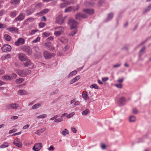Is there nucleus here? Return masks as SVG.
I'll return each mask as SVG.
<instances>
[{
	"instance_id": "obj_58",
	"label": "nucleus",
	"mask_w": 151,
	"mask_h": 151,
	"mask_svg": "<svg viewBox=\"0 0 151 151\" xmlns=\"http://www.w3.org/2000/svg\"><path fill=\"white\" fill-rule=\"evenodd\" d=\"M20 142V139H19L17 138L16 139H15L14 140L13 142V144H15V143H19Z\"/></svg>"
},
{
	"instance_id": "obj_6",
	"label": "nucleus",
	"mask_w": 151,
	"mask_h": 151,
	"mask_svg": "<svg viewBox=\"0 0 151 151\" xmlns=\"http://www.w3.org/2000/svg\"><path fill=\"white\" fill-rule=\"evenodd\" d=\"M25 40L23 38H20L15 42V44L17 46H19L24 44Z\"/></svg>"
},
{
	"instance_id": "obj_20",
	"label": "nucleus",
	"mask_w": 151,
	"mask_h": 151,
	"mask_svg": "<svg viewBox=\"0 0 151 151\" xmlns=\"http://www.w3.org/2000/svg\"><path fill=\"white\" fill-rule=\"evenodd\" d=\"M77 73V71L76 70H74L70 73L68 76V78L72 77L73 76L75 75Z\"/></svg>"
},
{
	"instance_id": "obj_42",
	"label": "nucleus",
	"mask_w": 151,
	"mask_h": 151,
	"mask_svg": "<svg viewBox=\"0 0 151 151\" xmlns=\"http://www.w3.org/2000/svg\"><path fill=\"white\" fill-rule=\"evenodd\" d=\"M17 12L15 11L12 12L10 13V16L12 17H15L17 15Z\"/></svg>"
},
{
	"instance_id": "obj_37",
	"label": "nucleus",
	"mask_w": 151,
	"mask_h": 151,
	"mask_svg": "<svg viewBox=\"0 0 151 151\" xmlns=\"http://www.w3.org/2000/svg\"><path fill=\"white\" fill-rule=\"evenodd\" d=\"M75 114L74 112H72L69 114L67 115L66 117L68 118H70Z\"/></svg>"
},
{
	"instance_id": "obj_22",
	"label": "nucleus",
	"mask_w": 151,
	"mask_h": 151,
	"mask_svg": "<svg viewBox=\"0 0 151 151\" xmlns=\"http://www.w3.org/2000/svg\"><path fill=\"white\" fill-rule=\"evenodd\" d=\"M34 11L33 9H28L26 11V13L27 15H29L32 14Z\"/></svg>"
},
{
	"instance_id": "obj_52",
	"label": "nucleus",
	"mask_w": 151,
	"mask_h": 151,
	"mask_svg": "<svg viewBox=\"0 0 151 151\" xmlns=\"http://www.w3.org/2000/svg\"><path fill=\"white\" fill-rule=\"evenodd\" d=\"M7 26L5 24H2L1 23L0 24V28L3 29L5 28Z\"/></svg>"
},
{
	"instance_id": "obj_27",
	"label": "nucleus",
	"mask_w": 151,
	"mask_h": 151,
	"mask_svg": "<svg viewBox=\"0 0 151 151\" xmlns=\"http://www.w3.org/2000/svg\"><path fill=\"white\" fill-rule=\"evenodd\" d=\"M89 113V110L88 109H87L82 112V114L83 116H86Z\"/></svg>"
},
{
	"instance_id": "obj_62",
	"label": "nucleus",
	"mask_w": 151,
	"mask_h": 151,
	"mask_svg": "<svg viewBox=\"0 0 151 151\" xmlns=\"http://www.w3.org/2000/svg\"><path fill=\"white\" fill-rule=\"evenodd\" d=\"M81 18H85L87 17V15L86 14H81Z\"/></svg>"
},
{
	"instance_id": "obj_18",
	"label": "nucleus",
	"mask_w": 151,
	"mask_h": 151,
	"mask_svg": "<svg viewBox=\"0 0 151 151\" xmlns=\"http://www.w3.org/2000/svg\"><path fill=\"white\" fill-rule=\"evenodd\" d=\"M129 121L130 122H133L136 120V118L134 116H130L129 119Z\"/></svg>"
},
{
	"instance_id": "obj_10",
	"label": "nucleus",
	"mask_w": 151,
	"mask_h": 151,
	"mask_svg": "<svg viewBox=\"0 0 151 151\" xmlns=\"http://www.w3.org/2000/svg\"><path fill=\"white\" fill-rule=\"evenodd\" d=\"M6 30L12 33H17L18 31V29L14 27H9L6 29Z\"/></svg>"
},
{
	"instance_id": "obj_41",
	"label": "nucleus",
	"mask_w": 151,
	"mask_h": 151,
	"mask_svg": "<svg viewBox=\"0 0 151 151\" xmlns=\"http://www.w3.org/2000/svg\"><path fill=\"white\" fill-rule=\"evenodd\" d=\"M90 87L91 88H94L96 89H98L99 88L98 86L96 84H94L91 85Z\"/></svg>"
},
{
	"instance_id": "obj_47",
	"label": "nucleus",
	"mask_w": 151,
	"mask_h": 151,
	"mask_svg": "<svg viewBox=\"0 0 151 151\" xmlns=\"http://www.w3.org/2000/svg\"><path fill=\"white\" fill-rule=\"evenodd\" d=\"M15 146H17L18 147L21 148L22 147V143L20 142L19 143H15V144H14Z\"/></svg>"
},
{
	"instance_id": "obj_64",
	"label": "nucleus",
	"mask_w": 151,
	"mask_h": 151,
	"mask_svg": "<svg viewBox=\"0 0 151 151\" xmlns=\"http://www.w3.org/2000/svg\"><path fill=\"white\" fill-rule=\"evenodd\" d=\"M41 6V4L40 3H38L36 5V7L37 9L40 8Z\"/></svg>"
},
{
	"instance_id": "obj_7",
	"label": "nucleus",
	"mask_w": 151,
	"mask_h": 151,
	"mask_svg": "<svg viewBox=\"0 0 151 151\" xmlns=\"http://www.w3.org/2000/svg\"><path fill=\"white\" fill-rule=\"evenodd\" d=\"M22 65L26 67L32 66V68H33L34 65L31 61L29 59H27L25 62L22 63Z\"/></svg>"
},
{
	"instance_id": "obj_35",
	"label": "nucleus",
	"mask_w": 151,
	"mask_h": 151,
	"mask_svg": "<svg viewBox=\"0 0 151 151\" xmlns=\"http://www.w3.org/2000/svg\"><path fill=\"white\" fill-rule=\"evenodd\" d=\"M145 48V47H144L140 50L139 54L140 56H141L144 53Z\"/></svg>"
},
{
	"instance_id": "obj_11",
	"label": "nucleus",
	"mask_w": 151,
	"mask_h": 151,
	"mask_svg": "<svg viewBox=\"0 0 151 151\" xmlns=\"http://www.w3.org/2000/svg\"><path fill=\"white\" fill-rule=\"evenodd\" d=\"M24 17L25 14L24 13L21 14L14 19V21L15 22H17L18 21H22L24 19Z\"/></svg>"
},
{
	"instance_id": "obj_24",
	"label": "nucleus",
	"mask_w": 151,
	"mask_h": 151,
	"mask_svg": "<svg viewBox=\"0 0 151 151\" xmlns=\"http://www.w3.org/2000/svg\"><path fill=\"white\" fill-rule=\"evenodd\" d=\"M85 4L86 6H93L94 4L93 2H90L86 1L85 3Z\"/></svg>"
},
{
	"instance_id": "obj_48",
	"label": "nucleus",
	"mask_w": 151,
	"mask_h": 151,
	"mask_svg": "<svg viewBox=\"0 0 151 151\" xmlns=\"http://www.w3.org/2000/svg\"><path fill=\"white\" fill-rule=\"evenodd\" d=\"M46 24L43 22L40 23L39 24V26L40 28H42L45 26Z\"/></svg>"
},
{
	"instance_id": "obj_54",
	"label": "nucleus",
	"mask_w": 151,
	"mask_h": 151,
	"mask_svg": "<svg viewBox=\"0 0 151 151\" xmlns=\"http://www.w3.org/2000/svg\"><path fill=\"white\" fill-rule=\"evenodd\" d=\"M49 10L48 9H46L42 11V14H44L47 13L49 12Z\"/></svg>"
},
{
	"instance_id": "obj_12",
	"label": "nucleus",
	"mask_w": 151,
	"mask_h": 151,
	"mask_svg": "<svg viewBox=\"0 0 151 151\" xmlns=\"http://www.w3.org/2000/svg\"><path fill=\"white\" fill-rule=\"evenodd\" d=\"M56 22L59 24H61L63 22L64 19L62 15L59 16L56 18Z\"/></svg>"
},
{
	"instance_id": "obj_32",
	"label": "nucleus",
	"mask_w": 151,
	"mask_h": 151,
	"mask_svg": "<svg viewBox=\"0 0 151 151\" xmlns=\"http://www.w3.org/2000/svg\"><path fill=\"white\" fill-rule=\"evenodd\" d=\"M72 9V6H70L67 8L64 11L65 12H69L71 11Z\"/></svg>"
},
{
	"instance_id": "obj_55",
	"label": "nucleus",
	"mask_w": 151,
	"mask_h": 151,
	"mask_svg": "<svg viewBox=\"0 0 151 151\" xmlns=\"http://www.w3.org/2000/svg\"><path fill=\"white\" fill-rule=\"evenodd\" d=\"M50 35V34L49 33L45 32L43 33L42 35L43 37H46Z\"/></svg>"
},
{
	"instance_id": "obj_63",
	"label": "nucleus",
	"mask_w": 151,
	"mask_h": 151,
	"mask_svg": "<svg viewBox=\"0 0 151 151\" xmlns=\"http://www.w3.org/2000/svg\"><path fill=\"white\" fill-rule=\"evenodd\" d=\"M36 15L37 16V17H39V16H41L42 15H43V14H42V12L41 11L40 12L37 13L36 14Z\"/></svg>"
},
{
	"instance_id": "obj_59",
	"label": "nucleus",
	"mask_w": 151,
	"mask_h": 151,
	"mask_svg": "<svg viewBox=\"0 0 151 151\" xmlns=\"http://www.w3.org/2000/svg\"><path fill=\"white\" fill-rule=\"evenodd\" d=\"M17 129H13L12 130L9 131V134H12L14 132H15L17 131Z\"/></svg>"
},
{
	"instance_id": "obj_49",
	"label": "nucleus",
	"mask_w": 151,
	"mask_h": 151,
	"mask_svg": "<svg viewBox=\"0 0 151 151\" xmlns=\"http://www.w3.org/2000/svg\"><path fill=\"white\" fill-rule=\"evenodd\" d=\"M3 77L6 80H11L10 76L7 75H5L3 76Z\"/></svg>"
},
{
	"instance_id": "obj_21",
	"label": "nucleus",
	"mask_w": 151,
	"mask_h": 151,
	"mask_svg": "<svg viewBox=\"0 0 151 151\" xmlns=\"http://www.w3.org/2000/svg\"><path fill=\"white\" fill-rule=\"evenodd\" d=\"M9 146V144L7 142H5L3 143L0 146V148H5Z\"/></svg>"
},
{
	"instance_id": "obj_57",
	"label": "nucleus",
	"mask_w": 151,
	"mask_h": 151,
	"mask_svg": "<svg viewBox=\"0 0 151 151\" xmlns=\"http://www.w3.org/2000/svg\"><path fill=\"white\" fill-rule=\"evenodd\" d=\"M67 2L68 3V5H70L71 4H74V1L71 0L69 1H67Z\"/></svg>"
},
{
	"instance_id": "obj_56",
	"label": "nucleus",
	"mask_w": 151,
	"mask_h": 151,
	"mask_svg": "<svg viewBox=\"0 0 151 151\" xmlns=\"http://www.w3.org/2000/svg\"><path fill=\"white\" fill-rule=\"evenodd\" d=\"M55 149V147L52 145H51L49 147L48 149V150L49 151H52L54 150Z\"/></svg>"
},
{
	"instance_id": "obj_25",
	"label": "nucleus",
	"mask_w": 151,
	"mask_h": 151,
	"mask_svg": "<svg viewBox=\"0 0 151 151\" xmlns=\"http://www.w3.org/2000/svg\"><path fill=\"white\" fill-rule=\"evenodd\" d=\"M41 106V104H40L37 103L36 104L33 106L32 107V109H37L40 106Z\"/></svg>"
},
{
	"instance_id": "obj_60",
	"label": "nucleus",
	"mask_w": 151,
	"mask_h": 151,
	"mask_svg": "<svg viewBox=\"0 0 151 151\" xmlns=\"http://www.w3.org/2000/svg\"><path fill=\"white\" fill-rule=\"evenodd\" d=\"M77 32V31L76 30H75L73 31L72 32H71L70 33V35L71 36H73Z\"/></svg>"
},
{
	"instance_id": "obj_40",
	"label": "nucleus",
	"mask_w": 151,
	"mask_h": 151,
	"mask_svg": "<svg viewBox=\"0 0 151 151\" xmlns=\"http://www.w3.org/2000/svg\"><path fill=\"white\" fill-rule=\"evenodd\" d=\"M20 0H11V2L12 4H15L19 3Z\"/></svg>"
},
{
	"instance_id": "obj_38",
	"label": "nucleus",
	"mask_w": 151,
	"mask_h": 151,
	"mask_svg": "<svg viewBox=\"0 0 151 151\" xmlns=\"http://www.w3.org/2000/svg\"><path fill=\"white\" fill-rule=\"evenodd\" d=\"M17 76V75L15 73H13L10 76L11 80L15 78Z\"/></svg>"
},
{
	"instance_id": "obj_61",
	"label": "nucleus",
	"mask_w": 151,
	"mask_h": 151,
	"mask_svg": "<svg viewBox=\"0 0 151 151\" xmlns=\"http://www.w3.org/2000/svg\"><path fill=\"white\" fill-rule=\"evenodd\" d=\"M71 129L72 131L74 133H76V132L77 130H76V129L74 127H72L71 128Z\"/></svg>"
},
{
	"instance_id": "obj_14",
	"label": "nucleus",
	"mask_w": 151,
	"mask_h": 151,
	"mask_svg": "<svg viewBox=\"0 0 151 151\" xmlns=\"http://www.w3.org/2000/svg\"><path fill=\"white\" fill-rule=\"evenodd\" d=\"M125 99L124 97H122L120 98L118 101V103L119 106L123 105L125 102Z\"/></svg>"
},
{
	"instance_id": "obj_5",
	"label": "nucleus",
	"mask_w": 151,
	"mask_h": 151,
	"mask_svg": "<svg viewBox=\"0 0 151 151\" xmlns=\"http://www.w3.org/2000/svg\"><path fill=\"white\" fill-rule=\"evenodd\" d=\"M68 24L70 26L71 29H73L76 27L77 25V22L72 19H71L69 20Z\"/></svg>"
},
{
	"instance_id": "obj_19",
	"label": "nucleus",
	"mask_w": 151,
	"mask_h": 151,
	"mask_svg": "<svg viewBox=\"0 0 151 151\" xmlns=\"http://www.w3.org/2000/svg\"><path fill=\"white\" fill-rule=\"evenodd\" d=\"M25 51L29 55H30L32 54V50L29 47H27L26 48Z\"/></svg>"
},
{
	"instance_id": "obj_28",
	"label": "nucleus",
	"mask_w": 151,
	"mask_h": 151,
	"mask_svg": "<svg viewBox=\"0 0 151 151\" xmlns=\"http://www.w3.org/2000/svg\"><path fill=\"white\" fill-rule=\"evenodd\" d=\"M47 116V115L45 114L39 115L37 116V118L38 119H43L46 117Z\"/></svg>"
},
{
	"instance_id": "obj_15",
	"label": "nucleus",
	"mask_w": 151,
	"mask_h": 151,
	"mask_svg": "<svg viewBox=\"0 0 151 151\" xmlns=\"http://www.w3.org/2000/svg\"><path fill=\"white\" fill-rule=\"evenodd\" d=\"M83 11L89 14H92L94 12L93 9H85L83 10Z\"/></svg>"
},
{
	"instance_id": "obj_9",
	"label": "nucleus",
	"mask_w": 151,
	"mask_h": 151,
	"mask_svg": "<svg viewBox=\"0 0 151 151\" xmlns=\"http://www.w3.org/2000/svg\"><path fill=\"white\" fill-rule=\"evenodd\" d=\"M19 106V105L16 103H13L9 104L8 106V108L11 109H17Z\"/></svg>"
},
{
	"instance_id": "obj_50",
	"label": "nucleus",
	"mask_w": 151,
	"mask_h": 151,
	"mask_svg": "<svg viewBox=\"0 0 151 151\" xmlns=\"http://www.w3.org/2000/svg\"><path fill=\"white\" fill-rule=\"evenodd\" d=\"M115 86L117 88H122V83L116 84L115 85Z\"/></svg>"
},
{
	"instance_id": "obj_51",
	"label": "nucleus",
	"mask_w": 151,
	"mask_h": 151,
	"mask_svg": "<svg viewBox=\"0 0 151 151\" xmlns=\"http://www.w3.org/2000/svg\"><path fill=\"white\" fill-rule=\"evenodd\" d=\"M34 48L35 50L39 54L40 53V49L39 47L37 46H35L34 47Z\"/></svg>"
},
{
	"instance_id": "obj_2",
	"label": "nucleus",
	"mask_w": 151,
	"mask_h": 151,
	"mask_svg": "<svg viewBox=\"0 0 151 151\" xmlns=\"http://www.w3.org/2000/svg\"><path fill=\"white\" fill-rule=\"evenodd\" d=\"M54 35L56 37H59L63 34L64 31V29L62 27H58L55 28Z\"/></svg>"
},
{
	"instance_id": "obj_46",
	"label": "nucleus",
	"mask_w": 151,
	"mask_h": 151,
	"mask_svg": "<svg viewBox=\"0 0 151 151\" xmlns=\"http://www.w3.org/2000/svg\"><path fill=\"white\" fill-rule=\"evenodd\" d=\"M79 8V6L78 5H77L76 6H72V9L74 11H77Z\"/></svg>"
},
{
	"instance_id": "obj_33",
	"label": "nucleus",
	"mask_w": 151,
	"mask_h": 151,
	"mask_svg": "<svg viewBox=\"0 0 151 151\" xmlns=\"http://www.w3.org/2000/svg\"><path fill=\"white\" fill-rule=\"evenodd\" d=\"M82 97L86 100L88 99H89V97H88V95H87V93H84L82 94Z\"/></svg>"
},
{
	"instance_id": "obj_53",
	"label": "nucleus",
	"mask_w": 151,
	"mask_h": 151,
	"mask_svg": "<svg viewBox=\"0 0 151 151\" xmlns=\"http://www.w3.org/2000/svg\"><path fill=\"white\" fill-rule=\"evenodd\" d=\"M42 132V130L40 129L39 130H37L36 132H35V133L37 135H40V133Z\"/></svg>"
},
{
	"instance_id": "obj_26",
	"label": "nucleus",
	"mask_w": 151,
	"mask_h": 151,
	"mask_svg": "<svg viewBox=\"0 0 151 151\" xmlns=\"http://www.w3.org/2000/svg\"><path fill=\"white\" fill-rule=\"evenodd\" d=\"M68 3L66 1L65 2L60 4V7L61 8H63L68 5Z\"/></svg>"
},
{
	"instance_id": "obj_31",
	"label": "nucleus",
	"mask_w": 151,
	"mask_h": 151,
	"mask_svg": "<svg viewBox=\"0 0 151 151\" xmlns=\"http://www.w3.org/2000/svg\"><path fill=\"white\" fill-rule=\"evenodd\" d=\"M38 31L39 30L37 29L31 30L29 32V33L31 35H33Z\"/></svg>"
},
{
	"instance_id": "obj_8",
	"label": "nucleus",
	"mask_w": 151,
	"mask_h": 151,
	"mask_svg": "<svg viewBox=\"0 0 151 151\" xmlns=\"http://www.w3.org/2000/svg\"><path fill=\"white\" fill-rule=\"evenodd\" d=\"M42 144L41 143L36 144L33 147V149L35 151H39L42 147Z\"/></svg>"
},
{
	"instance_id": "obj_44",
	"label": "nucleus",
	"mask_w": 151,
	"mask_h": 151,
	"mask_svg": "<svg viewBox=\"0 0 151 151\" xmlns=\"http://www.w3.org/2000/svg\"><path fill=\"white\" fill-rule=\"evenodd\" d=\"M40 40V37H38L36 39H34L32 41L33 43H36L39 42Z\"/></svg>"
},
{
	"instance_id": "obj_13",
	"label": "nucleus",
	"mask_w": 151,
	"mask_h": 151,
	"mask_svg": "<svg viewBox=\"0 0 151 151\" xmlns=\"http://www.w3.org/2000/svg\"><path fill=\"white\" fill-rule=\"evenodd\" d=\"M19 58L21 61H25L27 60V57L23 53H20L19 55Z\"/></svg>"
},
{
	"instance_id": "obj_34",
	"label": "nucleus",
	"mask_w": 151,
	"mask_h": 151,
	"mask_svg": "<svg viewBox=\"0 0 151 151\" xmlns=\"http://www.w3.org/2000/svg\"><path fill=\"white\" fill-rule=\"evenodd\" d=\"M151 9V3L145 9V12H147L149 11Z\"/></svg>"
},
{
	"instance_id": "obj_30",
	"label": "nucleus",
	"mask_w": 151,
	"mask_h": 151,
	"mask_svg": "<svg viewBox=\"0 0 151 151\" xmlns=\"http://www.w3.org/2000/svg\"><path fill=\"white\" fill-rule=\"evenodd\" d=\"M61 133L63 135L65 136L69 134V131L67 129H65Z\"/></svg>"
},
{
	"instance_id": "obj_36",
	"label": "nucleus",
	"mask_w": 151,
	"mask_h": 151,
	"mask_svg": "<svg viewBox=\"0 0 151 151\" xmlns=\"http://www.w3.org/2000/svg\"><path fill=\"white\" fill-rule=\"evenodd\" d=\"M113 16V14L112 13H110L108 14L107 17V19L108 20H109L111 19Z\"/></svg>"
},
{
	"instance_id": "obj_17",
	"label": "nucleus",
	"mask_w": 151,
	"mask_h": 151,
	"mask_svg": "<svg viewBox=\"0 0 151 151\" xmlns=\"http://www.w3.org/2000/svg\"><path fill=\"white\" fill-rule=\"evenodd\" d=\"M18 94L21 95H26L28 94L27 92L24 90H20L18 91Z\"/></svg>"
},
{
	"instance_id": "obj_3",
	"label": "nucleus",
	"mask_w": 151,
	"mask_h": 151,
	"mask_svg": "<svg viewBox=\"0 0 151 151\" xmlns=\"http://www.w3.org/2000/svg\"><path fill=\"white\" fill-rule=\"evenodd\" d=\"M43 55L45 59H49L53 56V54L45 50L43 52Z\"/></svg>"
},
{
	"instance_id": "obj_43",
	"label": "nucleus",
	"mask_w": 151,
	"mask_h": 151,
	"mask_svg": "<svg viewBox=\"0 0 151 151\" xmlns=\"http://www.w3.org/2000/svg\"><path fill=\"white\" fill-rule=\"evenodd\" d=\"M63 120V119L62 118H57V119H55V122H56V123H58V122H61Z\"/></svg>"
},
{
	"instance_id": "obj_4",
	"label": "nucleus",
	"mask_w": 151,
	"mask_h": 151,
	"mask_svg": "<svg viewBox=\"0 0 151 151\" xmlns=\"http://www.w3.org/2000/svg\"><path fill=\"white\" fill-rule=\"evenodd\" d=\"M11 47L7 44L4 45L1 47L2 51L5 52H8L10 51Z\"/></svg>"
},
{
	"instance_id": "obj_23",
	"label": "nucleus",
	"mask_w": 151,
	"mask_h": 151,
	"mask_svg": "<svg viewBox=\"0 0 151 151\" xmlns=\"http://www.w3.org/2000/svg\"><path fill=\"white\" fill-rule=\"evenodd\" d=\"M4 38L6 40L8 41H10L11 39L10 36L8 34L4 35Z\"/></svg>"
},
{
	"instance_id": "obj_45",
	"label": "nucleus",
	"mask_w": 151,
	"mask_h": 151,
	"mask_svg": "<svg viewBox=\"0 0 151 151\" xmlns=\"http://www.w3.org/2000/svg\"><path fill=\"white\" fill-rule=\"evenodd\" d=\"M45 46L49 48L51 47V43L49 42H47V43H45L44 44Z\"/></svg>"
},
{
	"instance_id": "obj_29",
	"label": "nucleus",
	"mask_w": 151,
	"mask_h": 151,
	"mask_svg": "<svg viewBox=\"0 0 151 151\" xmlns=\"http://www.w3.org/2000/svg\"><path fill=\"white\" fill-rule=\"evenodd\" d=\"M24 81V79L22 78H19V79H17L16 81L17 83H20Z\"/></svg>"
},
{
	"instance_id": "obj_39",
	"label": "nucleus",
	"mask_w": 151,
	"mask_h": 151,
	"mask_svg": "<svg viewBox=\"0 0 151 151\" xmlns=\"http://www.w3.org/2000/svg\"><path fill=\"white\" fill-rule=\"evenodd\" d=\"M76 18L78 19H80L81 18V13H77L76 15Z\"/></svg>"
},
{
	"instance_id": "obj_16",
	"label": "nucleus",
	"mask_w": 151,
	"mask_h": 151,
	"mask_svg": "<svg viewBox=\"0 0 151 151\" xmlns=\"http://www.w3.org/2000/svg\"><path fill=\"white\" fill-rule=\"evenodd\" d=\"M81 77L80 76H78L76 77L70 81V84H72L76 82Z\"/></svg>"
},
{
	"instance_id": "obj_1",
	"label": "nucleus",
	"mask_w": 151,
	"mask_h": 151,
	"mask_svg": "<svg viewBox=\"0 0 151 151\" xmlns=\"http://www.w3.org/2000/svg\"><path fill=\"white\" fill-rule=\"evenodd\" d=\"M16 72L20 76L24 77L29 74L31 73V70L29 69H18L16 70Z\"/></svg>"
}]
</instances>
